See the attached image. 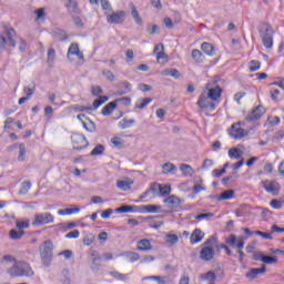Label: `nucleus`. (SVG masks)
Wrapping results in <instances>:
<instances>
[{
	"label": "nucleus",
	"instance_id": "nucleus-1",
	"mask_svg": "<svg viewBox=\"0 0 284 284\" xmlns=\"http://www.w3.org/2000/svg\"><path fill=\"white\" fill-rule=\"evenodd\" d=\"M276 31L272 28L270 23H262L260 27V37L262 39V43L266 50H272L274 45V34Z\"/></svg>",
	"mask_w": 284,
	"mask_h": 284
},
{
	"label": "nucleus",
	"instance_id": "nucleus-2",
	"mask_svg": "<svg viewBox=\"0 0 284 284\" xmlns=\"http://www.w3.org/2000/svg\"><path fill=\"white\" fill-rule=\"evenodd\" d=\"M216 247V236L209 237L203 244L200 252L201 261L210 262L214 260Z\"/></svg>",
	"mask_w": 284,
	"mask_h": 284
},
{
	"label": "nucleus",
	"instance_id": "nucleus-3",
	"mask_svg": "<svg viewBox=\"0 0 284 284\" xmlns=\"http://www.w3.org/2000/svg\"><path fill=\"white\" fill-rule=\"evenodd\" d=\"M8 273L12 277H23V276H32L33 275V271H32L30 264H27L26 262L14 263L8 270Z\"/></svg>",
	"mask_w": 284,
	"mask_h": 284
},
{
	"label": "nucleus",
	"instance_id": "nucleus-4",
	"mask_svg": "<svg viewBox=\"0 0 284 284\" xmlns=\"http://www.w3.org/2000/svg\"><path fill=\"white\" fill-rule=\"evenodd\" d=\"M203 92H205V94L211 98L216 104L221 103L223 89L221 88V85L216 84V80L207 82Z\"/></svg>",
	"mask_w": 284,
	"mask_h": 284
},
{
	"label": "nucleus",
	"instance_id": "nucleus-5",
	"mask_svg": "<svg viewBox=\"0 0 284 284\" xmlns=\"http://www.w3.org/2000/svg\"><path fill=\"white\" fill-rule=\"evenodd\" d=\"M164 206L166 207V213H178L183 207L181 206L183 204V200L179 199L176 195H170L165 200H163Z\"/></svg>",
	"mask_w": 284,
	"mask_h": 284
},
{
	"label": "nucleus",
	"instance_id": "nucleus-6",
	"mask_svg": "<svg viewBox=\"0 0 284 284\" xmlns=\"http://www.w3.org/2000/svg\"><path fill=\"white\" fill-rule=\"evenodd\" d=\"M242 126H245V122L232 123V125L229 130L230 136L235 140H241V139L247 138L250 135V131L243 129Z\"/></svg>",
	"mask_w": 284,
	"mask_h": 284
},
{
	"label": "nucleus",
	"instance_id": "nucleus-7",
	"mask_svg": "<svg viewBox=\"0 0 284 284\" xmlns=\"http://www.w3.org/2000/svg\"><path fill=\"white\" fill-rule=\"evenodd\" d=\"M14 37H17V31H14L12 28L6 29L4 36H0V48L3 50L7 43L11 48H17V41L14 40Z\"/></svg>",
	"mask_w": 284,
	"mask_h": 284
},
{
	"label": "nucleus",
	"instance_id": "nucleus-8",
	"mask_svg": "<svg viewBox=\"0 0 284 284\" xmlns=\"http://www.w3.org/2000/svg\"><path fill=\"white\" fill-rule=\"evenodd\" d=\"M196 105L200 106L202 110L214 111L219 103H216L209 95H206V91H203L196 101Z\"/></svg>",
	"mask_w": 284,
	"mask_h": 284
},
{
	"label": "nucleus",
	"instance_id": "nucleus-9",
	"mask_svg": "<svg viewBox=\"0 0 284 284\" xmlns=\"http://www.w3.org/2000/svg\"><path fill=\"white\" fill-rule=\"evenodd\" d=\"M226 244H229L230 246H235L237 248V253L240 255V261L244 260V246H245V242L243 240V237H239L236 239V236L234 234H231L229 236V239L226 240Z\"/></svg>",
	"mask_w": 284,
	"mask_h": 284
},
{
	"label": "nucleus",
	"instance_id": "nucleus-10",
	"mask_svg": "<svg viewBox=\"0 0 284 284\" xmlns=\"http://www.w3.org/2000/svg\"><path fill=\"white\" fill-rule=\"evenodd\" d=\"M71 142H72L73 150H78V151L85 150L89 146V142L85 135L81 133H73L71 135Z\"/></svg>",
	"mask_w": 284,
	"mask_h": 284
},
{
	"label": "nucleus",
	"instance_id": "nucleus-11",
	"mask_svg": "<svg viewBox=\"0 0 284 284\" xmlns=\"http://www.w3.org/2000/svg\"><path fill=\"white\" fill-rule=\"evenodd\" d=\"M53 222H54V216L51 213L45 212V213L37 214L34 216L32 225L39 227V226L51 224Z\"/></svg>",
	"mask_w": 284,
	"mask_h": 284
},
{
	"label": "nucleus",
	"instance_id": "nucleus-12",
	"mask_svg": "<svg viewBox=\"0 0 284 284\" xmlns=\"http://www.w3.org/2000/svg\"><path fill=\"white\" fill-rule=\"evenodd\" d=\"M261 184L268 194L278 195L281 192V185L276 181L265 180Z\"/></svg>",
	"mask_w": 284,
	"mask_h": 284
},
{
	"label": "nucleus",
	"instance_id": "nucleus-13",
	"mask_svg": "<svg viewBox=\"0 0 284 284\" xmlns=\"http://www.w3.org/2000/svg\"><path fill=\"white\" fill-rule=\"evenodd\" d=\"M267 111L263 105H257L248 114L245 115V120L250 122H255L260 120Z\"/></svg>",
	"mask_w": 284,
	"mask_h": 284
},
{
	"label": "nucleus",
	"instance_id": "nucleus-14",
	"mask_svg": "<svg viewBox=\"0 0 284 284\" xmlns=\"http://www.w3.org/2000/svg\"><path fill=\"white\" fill-rule=\"evenodd\" d=\"M52 252H53V243L50 241L44 242L40 246V257L42 258V261L51 260Z\"/></svg>",
	"mask_w": 284,
	"mask_h": 284
},
{
	"label": "nucleus",
	"instance_id": "nucleus-15",
	"mask_svg": "<svg viewBox=\"0 0 284 284\" xmlns=\"http://www.w3.org/2000/svg\"><path fill=\"white\" fill-rule=\"evenodd\" d=\"M72 57H77L79 61H83V52H81V50L79 49V43L77 42L71 43L68 49L67 58L69 59V61L72 60Z\"/></svg>",
	"mask_w": 284,
	"mask_h": 284
},
{
	"label": "nucleus",
	"instance_id": "nucleus-16",
	"mask_svg": "<svg viewBox=\"0 0 284 284\" xmlns=\"http://www.w3.org/2000/svg\"><path fill=\"white\" fill-rule=\"evenodd\" d=\"M126 13L124 10L113 12L112 14H106L108 23H123L125 21Z\"/></svg>",
	"mask_w": 284,
	"mask_h": 284
},
{
	"label": "nucleus",
	"instance_id": "nucleus-17",
	"mask_svg": "<svg viewBox=\"0 0 284 284\" xmlns=\"http://www.w3.org/2000/svg\"><path fill=\"white\" fill-rule=\"evenodd\" d=\"M64 7L67 8L70 17H77L81 14V8H79V2L77 0H67Z\"/></svg>",
	"mask_w": 284,
	"mask_h": 284
},
{
	"label": "nucleus",
	"instance_id": "nucleus-18",
	"mask_svg": "<svg viewBox=\"0 0 284 284\" xmlns=\"http://www.w3.org/2000/svg\"><path fill=\"white\" fill-rule=\"evenodd\" d=\"M254 261H261L266 265H272L278 263V257L264 255L263 253H255Z\"/></svg>",
	"mask_w": 284,
	"mask_h": 284
},
{
	"label": "nucleus",
	"instance_id": "nucleus-19",
	"mask_svg": "<svg viewBox=\"0 0 284 284\" xmlns=\"http://www.w3.org/2000/svg\"><path fill=\"white\" fill-rule=\"evenodd\" d=\"M140 213L142 214H158L162 212L161 205L146 204L140 206Z\"/></svg>",
	"mask_w": 284,
	"mask_h": 284
},
{
	"label": "nucleus",
	"instance_id": "nucleus-20",
	"mask_svg": "<svg viewBox=\"0 0 284 284\" xmlns=\"http://www.w3.org/2000/svg\"><path fill=\"white\" fill-rule=\"evenodd\" d=\"M132 184H134V180L131 178H124L116 182V187L122 192H128L131 190Z\"/></svg>",
	"mask_w": 284,
	"mask_h": 284
},
{
	"label": "nucleus",
	"instance_id": "nucleus-21",
	"mask_svg": "<svg viewBox=\"0 0 284 284\" xmlns=\"http://www.w3.org/2000/svg\"><path fill=\"white\" fill-rule=\"evenodd\" d=\"M267 272V267L263 264L261 267H253L245 274V277L248 280H255L260 274Z\"/></svg>",
	"mask_w": 284,
	"mask_h": 284
},
{
	"label": "nucleus",
	"instance_id": "nucleus-22",
	"mask_svg": "<svg viewBox=\"0 0 284 284\" xmlns=\"http://www.w3.org/2000/svg\"><path fill=\"white\" fill-rule=\"evenodd\" d=\"M151 189L153 192L159 191L160 195H162V196H166L172 193L171 185L154 184V185H152Z\"/></svg>",
	"mask_w": 284,
	"mask_h": 284
},
{
	"label": "nucleus",
	"instance_id": "nucleus-23",
	"mask_svg": "<svg viewBox=\"0 0 284 284\" xmlns=\"http://www.w3.org/2000/svg\"><path fill=\"white\" fill-rule=\"evenodd\" d=\"M203 239H205V233H203V231L200 229H195L190 236V242L192 245H195L199 244Z\"/></svg>",
	"mask_w": 284,
	"mask_h": 284
},
{
	"label": "nucleus",
	"instance_id": "nucleus-24",
	"mask_svg": "<svg viewBox=\"0 0 284 284\" xmlns=\"http://www.w3.org/2000/svg\"><path fill=\"white\" fill-rule=\"evenodd\" d=\"M201 50L204 54H207V57H214L216 54V48L210 42H203L201 44Z\"/></svg>",
	"mask_w": 284,
	"mask_h": 284
},
{
	"label": "nucleus",
	"instance_id": "nucleus-25",
	"mask_svg": "<svg viewBox=\"0 0 284 284\" xmlns=\"http://www.w3.org/2000/svg\"><path fill=\"white\" fill-rule=\"evenodd\" d=\"M129 8H131V17L134 19L136 26H143V19L139 14V9H136V6L131 2Z\"/></svg>",
	"mask_w": 284,
	"mask_h": 284
},
{
	"label": "nucleus",
	"instance_id": "nucleus-26",
	"mask_svg": "<svg viewBox=\"0 0 284 284\" xmlns=\"http://www.w3.org/2000/svg\"><path fill=\"white\" fill-rule=\"evenodd\" d=\"M152 250V242L148 239L138 242V251L148 252Z\"/></svg>",
	"mask_w": 284,
	"mask_h": 284
},
{
	"label": "nucleus",
	"instance_id": "nucleus-27",
	"mask_svg": "<svg viewBox=\"0 0 284 284\" xmlns=\"http://www.w3.org/2000/svg\"><path fill=\"white\" fill-rule=\"evenodd\" d=\"M235 196V191L234 190H226L224 192H222L219 197H217V201L221 202V201H231L233 200Z\"/></svg>",
	"mask_w": 284,
	"mask_h": 284
},
{
	"label": "nucleus",
	"instance_id": "nucleus-28",
	"mask_svg": "<svg viewBox=\"0 0 284 284\" xmlns=\"http://www.w3.org/2000/svg\"><path fill=\"white\" fill-rule=\"evenodd\" d=\"M116 109V102L111 101L102 109L103 116H110Z\"/></svg>",
	"mask_w": 284,
	"mask_h": 284
},
{
	"label": "nucleus",
	"instance_id": "nucleus-29",
	"mask_svg": "<svg viewBox=\"0 0 284 284\" xmlns=\"http://www.w3.org/2000/svg\"><path fill=\"white\" fill-rule=\"evenodd\" d=\"M192 59L195 61V63H203L205 61V55H203V52L199 49H193L191 52Z\"/></svg>",
	"mask_w": 284,
	"mask_h": 284
},
{
	"label": "nucleus",
	"instance_id": "nucleus-30",
	"mask_svg": "<svg viewBox=\"0 0 284 284\" xmlns=\"http://www.w3.org/2000/svg\"><path fill=\"white\" fill-rule=\"evenodd\" d=\"M78 119L82 122V124H83V128L87 130V131H89V132H92V131H94V123L93 122H91V121H89V120H87V121H83V119H85V114H79L78 115Z\"/></svg>",
	"mask_w": 284,
	"mask_h": 284
},
{
	"label": "nucleus",
	"instance_id": "nucleus-31",
	"mask_svg": "<svg viewBox=\"0 0 284 284\" xmlns=\"http://www.w3.org/2000/svg\"><path fill=\"white\" fill-rule=\"evenodd\" d=\"M53 37L57 41H65L68 39V32L63 29H55L53 30Z\"/></svg>",
	"mask_w": 284,
	"mask_h": 284
},
{
	"label": "nucleus",
	"instance_id": "nucleus-32",
	"mask_svg": "<svg viewBox=\"0 0 284 284\" xmlns=\"http://www.w3.org/2000/svg\"><path fill=\"white\" fill-rule=\"evenodd\" d=\"M242 155H243V152L237 148H231L229 150V158L232 160H240Z\"/></svg>",
	"mask_w": 284,
	"mask_h": 284
},
{
	"label": "nucleus",
	"instance_id": "nucleus-33",
	"mask_svg": "<svg viewBox=\"0 0 284 284\" xmlns=\"http://www.w3.org/2000/svg\"><path fill=\"white\" fill-rule=\"evenodd\" d=\"M79 212H80L79 207H73V209L60 210V211H58V214L61 215V216H65V215L78 214Z\"/></svg>",
	"mask_w": 284,
	"mask_h": 284
},
{
	"label": "nucleus",
	"instance_id": "nucleus-34",
	"mask_svg": "<svg viewBox=\"0 0 284 284\" xmlns=\"http://www.w3.org/2000/svg\"><path fill=\"white\" fill-rule=\"evenodd\" d=\"M134 123H135L134 120L123 119L119 122V128L121 129L132 128Z\"/></svg>",
	"mask_w": 284,
	"mask_h": 284
},
{
	"label": "nucleus",
	"instance_id": "nucleus-35",
	"mask_svg": "<svg viewBox=\"0 0 284 284\" xmlns=\"http://www.w3.org/2000/svg\"><path fill=\"white\" fill-rule=\"evenodd\" d=\"M152 219L153 217H146V219L141 217V220H145V221L149 220V227H151V229L159 230L160 227H163L164 222H155L154 223V222H152Z\"/></svg>",
	"mask_w": 284,
	"mask_h": 284
},
{
	"label": "nucleus",
	"instance_id": "nucleus-36",
	"mask_svg": "<svg viewBox=\"0 0 284 284\" xmlns=\"http://www.w3.org/2000/svg\"><path fill=\"white\" fill-rule=\"evenodd\" d=\"M162 169H163L162 173L165 174V175L176 171V166L172 163H165L162 166Z\"/></svg>",
	"mask_w": 284,
	"mask_h": 284
},
{
	"label": "nucleus",
	"instance_id": "nucleus-37",
	"mask_svg": "<svg viewBox=\"0 0 284 284\" xmlns=\"http://www.w3.org/2000/svg\"><path fill=\"white\" fill-rule=\"evenodd\" d=\"M103 152H104V146L102 144H97L89 155L99 156V155H102Z\"/></svg>",
	"mask_w": 284,
	"mask_h": 284
},
{
	"label": "nucleus",
	"instance_id": "nucleus-38",
	"mask_svg": "<svg viewBox=\"0 0 284 284\" xmlns=\"http://www.w3.org/2000/svg\"><path fill=\"white\" fill-rule=\"evenodd\" d=\"M37 92V85L32 84L31 87H26L23 89V93L27 98L31 99V97Z\"/></svg>",
	"mask_w": 284,
	"mask_h": 284
},
{
	"label": "nucleus",
	"instance_id": "nucleus-39",
	"mask_svg": "<svg viewBox=\"0 0 284 284\" xmlns=\"http://www.w3.org/2000/svg\"><path fill=\"white\" fill-rule=\"evenodd\" d=\"M109 98L103 95V97H99L97 100H94L93 102V108L98 109L101 105H103L105 102H108Z\"/></svg>",
	"mask_w": 284,
	"mask_h": 284
},
{
	"label": "nucleus",
	"instance_id": "nucleus-40",
	"mask_svg": "<svg viewBox=\"0 0 284 284\" xmlns=\"http://www.w3.org/2000/svg\"><path fill=\"white\" fill-rule=\"evenodd\" d=\"M146 281H155L158 284H165V277L159 275H151L145 277Z\"/></svg>",
	"mask_w": 284,
	"mask_h": 284
},
{
	"label": "nucleus",
	"instance_id": "nucleus-41",
	"mask_svg": "<svg viewBox=\"0 0 284 284\" xmlns=\"http://www.w3.org/2000/svg\"><path fill=\"white\" fill-rule=\"evenodd\" d=\"M153 101L152 98H145L140 101V103L135 104V109H144L146 105H149Z\"/></svg>",
	"mask_w": 284,
	"mask_h": 284
},
{
	"label": "nucleus",
	"instance_id": "nucleus-42",
	"mask_svg": "<svg viewBox=\"0 0 284 284\" xmlns=\"http://www.w3.org/2000/svg\"><path fill=\"white\" fill-rule=\"evenodd\" d=\"M23 235H24V231H14V230H12L9 233V236L12 240H20V239L23 237Z\"/></svg>",
	"mask_w": 284,
	"mask_h": 284
},
{
	"label": "nucleus",
	"instance_id": "nucleus-43",
	"mask_svg": "<svg viewBox=\"0 0 284 284\" xmlns=\"http://www.w3.org/2000/svg\"><path fill=\"white\" fill-rule=\"evenodd\" d=\"M116 105H123V106H130L131 105V99L130 98H120L114 101Z\"/></svg>",
	"mask_w": 284,
	"mask_h": 284
},
{
	"label": "nucleus",
	"instance_id": "nucleus-44",
	"mask_svg": "<svg viewBox=\"0 0 284 284\" xmlns=\"http://www.w3.org/2000/svg\"><path fill=\"white\" fill-rule=\"evenodd\" d=\"M54 59H57V51H54V49H49L47 53L48 63H54Z\"/></svg>",
	"mask_w": 284,
	"mask_h": 284
},
{
	"label": "nucleus",
	"instance_id": "nucleus-45",
	"mask_svg": "<svg viewBox=\"0 0 284 284\" xmlns=\"http://www.w3.org/2000/svg\"><path fill=\"white\" fill-rule=\"evenodd\" d=\"M179 242V237L176 234H166V243L171 245H175Z\"/></svg>",
	"mask_w": 284,
	"mask_h": 284
},
{
	"label": "nucleus",
	"instance_id": "nucleus-46",
	"mask_svg": "<svg viewBox=\"0 0 284 284\" xmlns=\"http://www.w3.org/2000/svg\"><path fill=\"white\" fill-rule=\"evenodd\" d=\"M248 69L251 72H256V70L261 69V62L258 60L251 61Z\"/></svg>",
	"mask_w": 284,
	"mask_h": 284
},
{
	"label": "nucleus",
	"instance_id": "nucleus-47",
	"mask_svg": "<svg viewBox=\"0 0 284 284\" xmlns=\"http://www.w3.org/2000/svg\"><path fill=\"white\" fill-rule=\"evenodd\" d=\"M214 216V214L212 212H209V213H202V214H197L195 216V220L197 222H201L202 220H209V219H212Z\"/></svg>",
	"mask_w": 284,
	"mask_h": 284
},
{
	"label": "nucleus",
	"instance_id": "nucleus-48",
	"mask_svg": "<svg viewBox=\"0 0 284 284\" xmlns=\"http://www.w3.org/2000/svg\"><path fill=\"white\" fill-rule=\"evenodd\" d=\"M280 94H281V91L278 89L270 90L271 100H273L274 102H278Z\"/></svg>",
	"mask_w": 284,
	"mask_h": 284
},
{
	"label": "nucleus",
	"instance_id": "nucleus-49",
	"mask_svg": "<svg viewBox=\"0 0 284 284\" xmlns=\"http://www.w3.org/2000/svg\"><path fill=\"white\" fill-rule=\"evenodd\" d=\"M16 227L23 230L30 227V221L29 220H21L20 222H16Z\"/></svg>",
	"mask_w": 284,
	"mask_h": 284
},
{
	"label": "nucleus",
	"instance_id": "nucleus-50",
	"mask_svg": "<svg viewBox=\"0 0 284 284\" xmlns=\"http://www.w3.org/2000/svg\"><path fill=\"white\" fill-rule=\"evenodd\" d=\"M126 257H129V261L131 263H134L136 261H140V254L139 253H135V252H129L126 253Z\"/></svg>",
	"mask_w": 284,
	"mask_h": 284
},
{
	"label": "nucleus",
	"instance_id": "nucleus-51",
	"mask_svg": "<svg viewBox=\"0 0 284 284\" xmlns=\"http://www.w3.org/2000/svg\"><path fill=\"white\" fill-rule=\"evenodd\" d=\"M201 278L203 281L214 282L215 280V273L212 271H209L206 274L202 275Z\"/></svg>",
	"mask_w": 284,
	"mask_h": 284
},
{
	"label": "nucleus",
	"instance_id": "nucleus-52",
	"mask_svg": "<svg viewBox=\"0 0 284 284\" xmlns=\"http://www.w3.org/2000/svg\"><path fill=\"white\" fill-rule=\"evenodd\" d=\"M19 148H20V153H19L18 160L26 161V154H27L26 144H20Z\"/></svg>",
	"mask_w": 284,
	"mask_h": 284
},
{
	"label": "nucleus",
	"instance_id": "nucleus-53",
	"mask_svg": "<svg viewBox=\"0 0 284 284\" xmlns=\"http://www.w3.org/2000/svg\"><path fill=\"white\" fill-rule=\"evenodd\" d=\"M230 168V163H225L224 168H222L221 170H217L215 169L213 171V174L216 176V178H221L225 172H226V169Z\"/></svg>",
	"mask_w": 284,
	"mask_h": 284
},
{
	"label": "nucleus",
	"instance_id": "nucleus-54",
	"mask_svg": "<svg viewBox=\"0 0 284 284\" xmlns=\"http://www.w3.org/2000/svg\"><path fill=\"white\" fill-rule=\"evenodd\" d=\"M270 206L273 207L274 210H280L283 207V202L280 200H271Z\"/></svg>",
	"mask_w": 284,
	"mask_h": 284
},
{
	"label": "nucleus",
	"instance_id": "nucleus-55",
	"mask_svg": "<svg viewBox=\"0 0 284 284\" xmlns=\"http://www.w3.org/2000/svg\"><path fill=\"white\" fill-rule=\"evenodd\" d=\"M180 171L183 172L186 175H189L192 172H194V170L190 165H187V164H181L180 165Z\"/></svg>",
	"mask_w": 284,
	"mask_h": 284
},
{
	"label": "nucleus",
	"instance_id": "nucleus-56",
	"mask_svg": "<svg viewBox=\"0 0 284 284\" xmlns=\"http://www.w3.org/2000/svg\"><path fill=\"white\" fill-rule=\"evenodd\" d=\"M110 275L113 276L118 281H125L128 278V275L121 274L119 272H110Z\"/></svg>",
	"mask_w": 284,
	"mask_h": 284
},
{
	"label": "nucleus",
	"instance_id": "nucleus-57",
	"mask_svg": "<svg viewBox=\"0 0 284 284\" xmlns=\"http://www.w3.org/2000/svg\"><path fill=\"white\" fill-rule=\"evenodd\" d=\"M160 30L161 29L159 28L158 24H153L152 28L150 27L146 28V32H149V34L151 36L159 34Z\"/></svg>",
	"mask_w": 284,
	"mask_h": 284
},
{
	"label": "nucleus",
	"instance_id": "nucleus-58",
	"mask_svg": "<svg viewBox=\"0 0 284 284\" xmlns=\"http://www.w3.org/2000/svg\"><path fill=\"white\" fill-rule=\"evenodd\" d=\"M93 241H94V237L92 236V234H89V235H85L82 242L84 246H91Z\"/></svg>",
	"mask_w": 284,
	"mask_h": 284
},
{
	"label": "nucleus",
	"instance_id": "nucleus-59",
	"mask_svg": "<svg viewBox=\"0 0 284 284\" xmlns=\"http://www.w3.org/2000/svg\"><path fill=\"white\" fill-rule=\"evenodd\" d=\"M71 18L73 19L74 26L78 28H83V20H81L79 16H71Z\"/></svg>",
	"mask_w": 284,
	"mask_h": 284
},
{
	"label": "nucleus",
	"instance_id": "nucleus-60",
	"mask_svg": "<svg viewBox=\"0 0 284 284\" xmlns=\"http://www.w3.org/2000/svg\"><path fill=\"white\" fill-rule=\"evenodd\" d=\"M100 3H101V7H102V10L112 11V4H110V1L101 0Z\"/></svg>",
	"mask_w": 284,
	"mask_h": 284
},
{
	"label": "nucleus",
	"instance_id": "nucleus-61",
	"mask_svg": "<svg viewBox=\"0 0 284 284\" xmlns=\"http://www.w3.org/2000/svg\"><path fill=\"white\" fill-rule=\"evenodd\" d=\"M116 212L118 213H130V212H132V206L124 205V206L118 207Z\"/></svg>",
	"mask_w": 284,
	"mask_h": 284
},
{
	"label": "nucleus",
	"instance_id": "nucleus-62",
	"mask_svg": "<svg viewBox=\"0 0 284 284\" xmlns=\"http://www.w3.org/2000/svg\"><path fill=\"white\" fill-rule=\"evenodd\" d=\"M270 85H277L278 88H281L282 90H284V79L280 78L274 82H271Z\"/></svg>",
	"mask_w": 284,
	"mask_h": 284
},
{
	"label": "nucleus",
	"instance_id": "nucleus-63",
	"mask_svg": "<svg viewBox=\"0 0 284 284\" xmlns=\"http://www.w3.org/2000/svg\"><path fill=\"white\" fill-rule=\"evenodd\" d=\"M79 236L80 232L78 230L70 231V233L65 235L67 239H79Z\"/></svg>",
	"mask_w": 284,
	"mask_h": 284
},
{
	"label": "nucleus",
	"instance_id": "nucleus-64",
	"mask_svg": "<svg viewBox=\"0 0 284 284\" xmlns=\"http://www.w3.org/2000/svg\"><path fill=\"white\" fill-rule=\"evenodd\" d=\"M112 214H113V210L108 209V210L103 211L102 214H100V216H102V219H110Z\"/></svg>",
	"mask_w": 284,
	"mask_h": 284
}]
</instances>
